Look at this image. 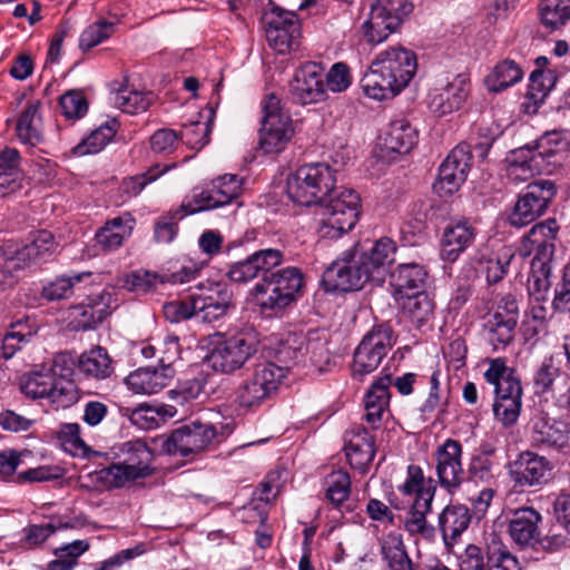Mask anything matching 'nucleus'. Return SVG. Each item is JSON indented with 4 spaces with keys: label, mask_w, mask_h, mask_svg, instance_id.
Wrapping results in <instances>:
<instances>
[{
    "label": "nucleus",
    "mask_w": 570,
    "mask_h": 570,
    "mask_svg": "<svg viewBox=\"0 0 570 570\" xmlns=\"http://www.w3.org/2000/svg\"><path fill=\"white\" fill-rule=\"evenodd\" d=\"M417 71L416 53L403 46L379 52L361 82L366 96L386 100L406 88Z\"/></svg>",
    "instance_id": "f257e3e1"
},
{
    "label": "nucleus",
    "mask_w": 570,
    "mask_h": 570,
    "mask_svg": "<svg viewBox=\"0 0 570 570\" xmlns=\"http://www.w3.org/2000/svg\"><path fill=\"white\" fill-rule=\"evenodd\" d=\"M323 208L318 227L321 239H335L350 232L357 223L361 198L358 194L344 186H333L328 180L324 184L321 198Z\"/></svg>",
    "instance_id": "f03ea898"
},
{
    "label": "nucleus",
    "mask_w": 570,
    "mask_h": 570,
    "mask_svg": "<svg viewBox=\"0 0 570 570\" xmlns=\"http://www.w3.org/2000/svg\"><path fill=\"white\" fill-rule=\"evenodd\" d=\"M304 274L295 266L276 269L254 286V296L263 313L282 316L303 294Z\"/></svg>",
    "instance_id": "7ed1b4c3"
},
{
    "label": "nucleus",
    "mask_w": 570,
    "mask_h": 570,
    "mask_svg": "<svg viewBox=\"0 0 570 570\" xmlns=\"http://www.w3.org/2000/svg\"><path fill=\"white\" fill-rule=\"evenodd\" d=\"M122 462L114 463L100 471L102 481L112 488H121L127 482L150 475L154 452L145 441L137 439L120 445Z\"/></svg>",
    "instance_id": "20e7f679"
},
{
    "label": "nucleus",
    "mask_w": 570,
    "mask_h": 570,
    "mask_svg": "<svg viewBox=\"0 0 570 570\" xmlns=\"http://www.w3.org/2000/svg\"><path fill=\"white\" fill-rule=\"evenodd\" d=\"M396 343V336L391 325L383 323L373 326L367 332L353 354L352 377L363 382L365 377L377 370L383 358Z\"/></svg>",
    "instance_id": "39448f33"
},
{
    "label": "nucleus",
    "mask_w": 570,
    "mask_h": 570,
    "mask_svg": "<svg viewBox=\"0 0 570 570\" xmlns=\"http://www.w3.org/2000/svg\"><path fill=\"white\" fill-rule=\"evenodd\" d=\"M410 0H375L362 24L366 42L379 45L399 30L413 11Z\"/></svg>",
    "instance_id": "423d86ee"
},
{
    "label": "nucleus",
    "mask_w": 570,
    "mask_h": 570,
    "mask_svg": "<svg viewBox=\"0 0 570 570\" xmlns=\"http://www.w3.org/2000/svg\"><path fill=\"white\" fill-rule=\"evenodd\" d=\"M257 351L256 334L253 331L238 332L217 341L207 356V362L214 371L232 374L243 368Z\"/></svg>",
    "instance_id": "0eeeda50"
},
{
    "label": "nucleus",
    "mask_w": 570,
    "mask_h": 570,
    "mask_svg": "<svg viewBox=\"0 0 570 570\" xmlns=\"http://www.w3.org/2000/svg\"><path fill=\"white\" fill-rule=\"evenodd\" d=\"M322 282L327 292L360 291L373 279L367 265L361 259L358 245L345 250L323 273Z\"/></svg>",
    "instance_id": "6e6552de"
},
{
    "label": "nucleus",
    "mask_w": 570,
    "mask_h": 570,
    "mask_svg": "<svg viewBox=\"0 0 570 570\" xmlns=\"http://www.w3.org/2000/svg\"><path fill=\"white\" fill-rule=\"evenodd\" d=\"M285 376V367L271 362L257 364L252 375L245 379L236 389L235 400L242 407L258 406L277 390Z\"/></svg>",
    "instance_id": "1a4fd4ad"
},
{
    "label": "nucleus",
    "mask_w": 570,
    "mask_h": 570,
    "mask_svg": "<svg viewBox=\"0 0 570 570\" xmlns=\"http://www.w3.org/2000/svg\"><path fill=\"white\" fill-rule=\"evenodd\" d=\"M215 441L222 440L213 424L194 421L175 429L164 440L161 449L169 455L188 456L207 450Z\"/></svg>",
    "instance_id": "9d476101"
},
{
    "label": "nucleus",
    "mask_w": 570,
    "mask_h": 570,
    "mask_svg": "<svg viewBox=\"0 0 570 570\" xmlns=\"http://www.w3.org/2000/svg\"><path fill=\"white\" fill-rule=\"evenodd\" d=\"M294 134L289 116L282 111L281 101L271 95L263 106L259 147L265 154L281 153Z\"/></svg>",
    "instance_id": "9b49d317"
},
{
    "label": "nucleus",
    "mask_w": 570,
    "mask_h": 570,
    "mask_svg": "<svg viewBox=\"0 0 570 570\" xmlns=\"http://www.w3.org/2000/svg\"><path fill=\"white\" fill-rule=\"evenodd\" d=\"M266 40L271 48L281 55L298 47L301 21L294 11L274 6L264 14Z\"/></svg>",
    "instance_id": "f8f14e48"
},
{
    "label": "nucleus",
    "mask_w": 570,
    "mask_h": 570,
    "mask_svg": "<svg viewBox=\"0 0 570 570\" xmlns=\"http://www.w3.org/2000/svg\"><path fill=\"white\" fill-rule=\"evenodd\" d=\"M470 79L466 75L459 73L445 81H439L428 95V107L438 116L450 115L464 105L470 95Z\"/></svg>",
    "instance_id": "ddd939ff"
},
{
    "label": "nucleus",
    "mask_w": 570,
    "mask_h": 570,
    "mask_svg": "<svg viewBox=\"0 0 570 570\" xmlns=\"http://www.w3.org/2000/svg\"><path fill=\"white\" fill-rule=\"evenodd\" d=\"M551 462L534 452L523 451L508 464V473L515 488H541L551 479Z\"/></svg>",
    "instance_id": "4468645a"
},
{
    "label": "nucleus",
    "mask_w": 570,
    "mask_h": 570,
    "mask_svg": "<svg viewBox=\"0 0 570 570\" xmlns=\"http://www.w3.org/2000/svg\"><path fill=\"white\" fill-rule=\"evenodd\" d=\"M191 293L196 318L202 323L222 318L232 305V293L223 283H199Z\"/></svg>",
    "instance_id": "2eb2a0df"
},
{
    "label": "nucleus",
    "mask_w": 570,
    "mask_h": 570,
    "mask_svg": "<svg viewBox=\"0 0 570 570\" xmlns=\"http://www.w3.org/2000/svg\"><path fill=\"white\" fill-rule=\"evenodd\" d=\"M556 195L553 180H535L528 186V191L517 202L509 217L512 226L523 227L535 220L548 208Z\"/></svg>",
    "instance_id": "dca6fc26"
},
{
    "label": "nucleus",
    "mask_w": 570,
    "mask_h": 570,
    "mask_svg": "<svg viewBox=\"0 0 570 570\" xmlns=\"http://www.w3.org/2000/svg\"><path fill=\"white\" fill-rule=\"evenodd\" d=\"M568 140L560 131L547 132L538 140V150L524 159L521 167L532 176L552 175L553 168L560 164V155L568 149Z\"/></svg>",
    "instance_id": "f3484780"
},
{
    "label": "nucleus",
    "mask_w": 570,
    "mask_h": 570,
    "mask_svg": "<svg viewBox=\"0 0 570 570\" xmlns=\"http://www.w3.org/2000/svg\"><path fill=\"white\" fill-rule=\"evenodd\" d=\"M324 69L320 63L307 62L299 67L289 83V94L296 104H316L326 98Z\"/></svg>",
    "instance_id": "a211bd4d"
},
{
    "label": "nucleus",
    "mask_w": 570,
    "mask_h": 570,
    "mask_svg": "<svg viewBox=\"0 0 570 570\" xmlns=\"http://www.w3.org/2000/svg\"><path fill=\"white\" fill-rule=\"evenodd\" d=\"M435 470L439 482L449 493L455 492L464 480L462 468V445L459 441L448 439L435 453Z\"/></svg>",
    "instance_id": "6ab92c4d"
},
{
    "label": "nucleus",
    "mask_w": 570,
    "mask_h": 570,
    "mask_svg": "<svg viewBox=\"0 0 570 570\" xmlns=\"http://www.w3.org/2000/svg\"><path fill=\"white\" fill-rule=\"evenodd\" d=\"M220 184L212 189L195 193L193 200H184L186 215L214 209L229 204L238 197L244 180H219Z\"/></svg>",
    "instance_id": "aec40b11"
},
{
    "label": "nucleus",
    "mask_w": 570,
    "mask_h": 570,
    "mask_svg": "<svg viewBox=\"0 0 570 570\" xmlns=\"http://www.w3.org/2000/svg\"><path fill=\"white\" fill-rule=\"evenodd\" d=\"M542 517L535 509H515L509 517L508 532L511 541L520 549L535 548L539 541V523Z\"/></svg>",
    "instance_id": "412c9836"
},
{
    "label": "nucleus",
    "mask_w": 570,
    "mask_h": 570,
    "mask_svg": "<svg viewBox=\"0 0 570 570\" xmlns=\"http://www.w3.org/2000/svg\"><path fill=\"white\" fill-rule=\"evenodd\" d=\"M416 142L415 129L405 119L390 124L387 131L377 144L379 156L383 159H395L397 155L407 154Z\"/></svg>",
    "instance_id": "4be33fe9"
},
{
    "label": "nucleus",
    "mask_w": 570,
    "mask_h": 570,
    "mask_svg": "<svg viewBox=\"0 0 570 570\" xmlns=\"http://www.w3.org/2000/svg\"><path fill=\"white\" fill-rule=\"evenodd\" d=\"M488 383L494 385L495 400L512 399L522 400V386L512 367H508L502 357L490 361L484 372Z\"/></svg>",
    "instance_id": "5701e85b"
},
{
    "label": "nucleus",
    "mask_w": 570,
    "mask_h": 570,
    "mask_svg": "<svg viewBox=\"0 0 570 570\" xmlns=\"http://www.w3.org/2000/svg\"><path fill=\"white\" fill-rule=\"evenodd\" d=\"M569 434L566 422L540 416L532 424L531 442L540 449L562 450L569 444Z\"/></svg>",
    "instance_id": "b1692460"
},
{
    "label": "nucleus",
    "mask_w": 570,
    "mask_h": 570,
    "mask_svg": "<svg viewBox=\"0 0 570 570\" xmlns=\"http://www.w3.org/2000/svg\"><path fill=\"white\" fill-rule=\"evenodd\" d=\"M174 370L170 365L140 367L126 377L129 390L137 394H156L170 384Z\"/></svg>",
    "instance_id": "393cba45"
},
{
    "label": "nucleus",
    "mask_w": 570,
    "mask_h": 570,
    "mask_svg": "<svg viewBox=\"0 0 570 570\" xmlns=\"http://www.w3.org/2000/svg\"><path fill=\"white\" fill-rule=\"evenodd\" d=\"M395 252V243L389 237L377 239L368 250L360 248L361 259L367 265L373 283L384 282L387 266L394 262Z\"/></svg>",
    "instance_id": "a878e982"
},
{
    "label": "nucleus",
    "mask_w": 570,
    "mask_h": 570,
    "mask_svg": "<svg viewBox=\"0 0 570 570\" xmlns=\"http://www.w3.org/2000/svg\"><path fill=\"white\" fill-rule=\"evenodd\" d=\"M135 223V218L129 213L107 220L95 235L97 245L106 253L118 249L124 240L130 237Z\"/></svg>",
    "instance_id": "bb28decb"
},
{
    "label": "nucleus",
    "mask_w": 570,
    "mask_h": 570,
    "mask_svg": "<svg viewBox=\"0 0 570 570\" xmlns=\"http://www.w3.org/2000/svg\"><path fill=\"white\" fill-rule=\"evenodd\" d=\"M475 228L468 220L446 226L442 237L441 255L443 259L454 262L474 240Z\"/></svg>",
    "instance_id": "cd10ccee"
},
{
    "label": "nucleus",
    "mask_w": 570,
    "mask_h": 570,
    "mask_svg": "<svg viewBox=\"0 0 570 570\" xmlns=\"http://www.w3.org/2000/svg\"><path fill=\"white\" fill-rule=\"evenodd\" d=\"M548 58L540 56L535 59L539 69L533 70L530 75L528 91L522 104L525 114H535L539 106L544 101L551 87L553 86V76L551 72H544L541 68L547 66Z\"/></svg>",
    "instance_id": "c85d7f7f"
},
{
    "label": "nucleus",
    "mask_w": 570,
    "mask_h": 570,
    "mask_svg": "<svg viewBox=\"0 0 570 570\" xmlns=\"http://www.w3.org/2000/svg\"><path fill=\"white\" fill-rule=\"evenodd\" d=\"M472 514L469 508L461 503L446 505L439 515V528L445 544L455 542L469 528Z\"/></svg>",
    "instance_id": "c756f323"
},
{
    "label": "nucleus",
    "mask_w": 570,
    "mask_h": 570,
    "mask_svg": "<svg viewBox=\"0 0 570 570\" xmlns=\"http://www.w3.org/2000/svg\"><path fill=\"white\" fill-rule=\"evenodd\" d=\"M40 109L39 100L29 101L17 120V137L24 145L36 147L45 140Z\"/></svg>",
    "instance_id": "7c9ffc66"
},
{
    "label": "nucleus",
    "mask_w": 570,
    "mask_h": 570,
    "mask_svg": "<svg viewBox=\"0 0 570 570\" xmlns=\"http://www.w3.org/2000/svg\"><path fill=\"white\" fill-rule=\"evenodd\" d=\"M77 368L85 377L96 381L106 380L114 373L112 360L107 350L101 346H95L81 353Z\"/></svg>",
    "instance_id": "2f4dec72"
},
{
    "label": "nucleus",
    "mask_w": 570,
    "mask_h": 570,
    "mask_svg": "<svg viewBox=\"0 0 570 570\" xmlns=\"http://www.w3.org/2000/svg\"><path fill=\"white\" fill-rule=\"evenodd\" d=\"M433 491L423 490L419 499H414L412 508L404 520L405 530L414 535L420 534L422 538H432L434 528L426 522V514L432 509Z\"/></svg>",
    "instance_id": "473e14b6"
},
{
    "label": "nucleus",
    "mask_w": 570,
    "mask_h": 570,
    "mask_svg": "<svg viewBox=\"0 0 570 570\" xmlns=\"http://www.w3.org/2000/svg\"><path fill=\"white\" fill-rule=\"evenodd\" d=\"M58 243L51 232L42 229L35 234L32 240L18 248L23 266L47 262L55 255Z\"/></svg>",
    "instance_id": "72a5a7b5"
},
{
    "label": "nucleus",
    "mask_w": 570,
    "mask_h": 570,
    "mask_svg": "<svg viewBox=\"0 0 570 570\" xmlns=\"http://www.w3.org/2000/svg\"><path fill=\"white\" fill-rule=\"evenodd\" d=\"M428 273L423 266L416 263L400 264L392 273V285L400 297L421 292L424 288Z\"/></svg>",
    "instance_id": "f704fd0d"
},
{
    "label": "nucleus",
    "mask_w": 570,
    "mask_h": 570,
    "mask_svg": "<svg viewBox=\"0 0 570 570\" xmlns=\"http://www.w3.org/2000/svg\"><path fill=\"white\" fill-rule=\"evenodd\" d=\"M472 151L466 144H459L439 166L438 178H465L472 168Z\"/></svg>",
    "instance_id": "c9c22d12"
},
{
    "label": "nucleus",
    "mask_w": 570,
    "mask_h": 570,
    "mask_svg": "<svg viewBox=\"0 0 570 570\" xmlns=\"http://www.w3.org/2000/svg\"><path fill=\"white\" fill-rule=\"evenodd\" d=\"M381 553L387 570H417L407 554L401 535L389 534L381 543Z\"/></svg>",
    "instance_id": "e433bc0d"
},
{
    "label": "nucleus",
    "mask_w": 570,
    "mask_h": 570,
    "mask_svg": "<svg viewBox=\"0 0 570 570\" xmlns=\"http://www.w3.org/2000/svg\"><path fill=\"white\" fill-rule=\"evenodd\" d=\"M518 324L502 320L500 314H490L484 323V331L488 335V342L494 352L505 350L515 335Z\"/></svg>",
    "instance_id": "4c0bfd02"
},
{
    "label": "nucleus",
    "mask_w": 570,
    "mask_h": 570,
    "mask_svg": "<svg viewBox=\"0 0 570 570\" xmlns=\"http://www.w3.org/2000/svg\"><path fill=\"white\" fill-rule=\"evenodd\" d=\"M400 299L403 313L416 326H422L432 317L434 304L424 291L404 295Z\"/></svg>",
    "instance_id": "58836bf2"
},
{
    "label": "nucleus",
    "mask_w": 570,
    "mask_h": 570,
    "mask_svg": "<svg viewBox=\"0 0 570 570\" xmlns=\"http://www.w3.org/2000/svg\"><path fill=\"white\" fill-rule=\"evenodd\" d=\"M322 180H286V194L288 198L302 206L321 205L324 194Z\"/></svg>",
    "instance_id": "ea45409f"
},
{
    "label": "nucleus",
    "mask_w": 570,
    "mask_h": 570,
    "mask_svg": "<svg viewBox=\"0 0 570 570\" xmlns=\"http://www.w3.org/2000/svg\"><path fill=\"white\" fill-rule=\"evenodd\" d=\"M523 71L513 60L505 59L498 63L488 76L487 83L491 91L500 92L522 79Z\"/></svg>",
    "instance_id": "a19ab883"
},
{
    "label": "nucleus",
    "mask_w": 570,
    "mask_h": 570,
    "mask_svg": "<svg viewBox=\"0 0 570 570\" xmlns=\"http://www.w3.org/2000/svg\"><path fill=\"white\" fill-rule=\"evenodd\" d=\"M185 206L170 209L154 223V240L157 244H170L178 235V223L186 217Z\"/></svg>",
    "instance_id": "79ce46f5"
},
{
    "label": "nucleus",
    "mask_w": 570,
    "mask_h": 570,
    "mask_svg": "<svg viewBox=\"0 0 570 570\" xmlns=\"http://www.w3.org/2000/svg\"><path fill=\"white\" fill-rule=\"evenodd\" d=\"M154 96L151 92H142L128 87L120 88L112 94L114 105L127 114H139L148 109Z\"/></svg>",
    "instance_id": "37998d69"
},
{
    "label": "nucleus",
    "mask_w": 570,
    "mask_h": 570,
    "mask_svg": "<svg viewBox=\"0 0 570 570\" xmlns=\"http://www.w3.org/2000/svg\"><path fill=\"white\" fill-rule=\"evenodd\" d=\"M118 121L111 119L95 129L81 144L73 149L76 155L99 153L115 136L118 129Z\"/></svg>",
    "instance_id": "c03bdc74"
},
{
    "label": "nucleus",
    "mask_w": 570,
    "mask_h": 570,
    "mask_svg": "<svg viewBox=\"0 0 570 570\" xmlns=\"http://www.w3.org/2000/svg\"><path fill=\"white\" fill-rule=\"evenodd\" d=\"M540 20L551 29H558L570 20V0H541Z\"/></svg>",
    "instance_id": "a18cd8bd"
},
{
    "label": "nucleus",
    "mask_w": 570,
    "mask_h": 570,
    "mask_svg": "<svg viewBox=\"0 0 570 570\" xmlns=\"http://www.w3.org/2000/svg\"><path fill=\"white\" fill-rule=\"evenodd\" d=\"M53 374L51 372H32L20 380V391L29 399L48 397L53 387Z\"/></svg>",
    "instance_id": "49530a36"
},
{
    "label": "nucleus",
    "mask_w": 570,
    "mask_h": 570,
    "mask_svg": "<svg viewBox=\"0 0 570 570\" xmlns=\"http://www.w3.org/2000/svg\"><path fill=\"white\" fill-rule=\"evenodd\" d=\"M514 252L511 247L503 246L492 256L481 262L489 284H497L507 275Z\"/></svg>",
    "instance_id": "de8ad7c7"
},
{
    "label": "nucleus",
    "mask_w": 570,
    "mask_h": 570,
    "mask_svg": "<svg viewBox=\"0 0 570 570\" xmlns=\"http://www.w3.org/2000/svg\"><path fill=\"white\" fill-rule=\"evenodd\" d=\"M89 549L86 540H76L55 550L57 559L50 561L46 570H72L78 558Z\"/></svg>",
    "instance_id": "09e8293b"
},
{
    "label": "nucleus",
    "mask_w": 570,
    "mask_h": 570,
    "mask_svg": "<svg viewBox=\"0 0 570 570\" xmlns=\"http://www.w3.org/2000/svg\"><path fill=\"white\" fill-rule=\"evenodd\" d=\"M89 275L90 273H78L72 276L56 277L43 285L41 296L50 302L67 299L73 294V286Z\"/></svg>",
    "instance_id": "8fccbe9b"
},
{
    "label": "nucleus",
    "mask_w": 570,
    "mask_h": 570,
    "mask_svg": "<svg viewBox=\"0 0 570 570\" xmlns=\"http://www.w3.org/2000/svg\"><path fill=\"white\" fill-rule=\"evenodd\" d=\"M24 268L18 248L0 246V287L14 284L17 274Z\"/></svg>",
    "instance_id": "3c124183"
},
{
    "label": "nucleus",
    "mask_w": 570,
    "mask_h": 570,
    "mask_svg": "<svg viewBox=\"0 0 570 570\" xmlns=\"http://www.w3.org/2000/svg\"><path fill=\"white\" fill-rule=\"evenodd\" d=\"M75 312V327L82 331L95 328L109 315L105 304L100 306L99 304L88 303L87 305L76 307Z\"/></svg>",
    "instance_id": "603ef678"
},
{
    "label": "nucleus",
    "mask_w": 570,
    "mask_h": 570,
    "mask_svg": "<svg viewBox=\"0 0 570 570\" xmlns=\"http://www.w3.org/2000/svg\"><path fill=\"white\" fill-rule=\"evenodd\" d=\"M326 485V498L336 507L350 497L351 478L346 471L338 470L328 474Z\"/></svg>",
    "instance_id": "864d4df0"
},
{
    "label": "nucleus",
    "mask_w": 570,
    "mask_h": 570,
    "mask_svg": "<svg viewBox=\"0 0 570 570\" xmlns=\"http://www.w3.org/2000/svg\"><path fill=\"white\" fill-rule=\"evenodd\" d=\"M250 258L257 276H261V279H263L265 276L275 273V267L279 266L284 261V254L276 248H266L256 250L250 255Z\"/></svg>",
    "instance_id": "5fc2aeb1"
},
{
    "label": "nucleus",
    "mask_w": 570,
    "mask_h": 570,
    "mask_svg": "<svg viewBox=\"0 0 570 570\" xmlns=\"http://www.w3.org/2000/svg\"><path fill=\"white\" fill-rule=\"evenodd\" d=\"M125 415L141 430H154L164 422L160 411L147 404H141L134 410L126 409Z\"/></svg>",
    "instance_id": "6e6d98bb"
},
{
    "label": "nucleus",
    "mask_w": 570,
    "mask_h": 570,
    "mask_svg": "<svg viewBox=\"0 0 570 570\" xmlns=\"http://www.w3.org/2000/svg\"><path fill=\"white\" fill-rule=\"evenodd\" d=\"M114 31V23L106 20L97 21L87 27L79 39V47L83 51L98 46L111 36Z\"/></svg>",
    "instance_id": "4d7b16f0"
},
{
    "label": "nucleus",
    "mask_w": 570,
    "mask_h": 570,
    "mask_svg": "<svg viewBox=\"0 0 570 570\" xmlns=\"http://www.w3.org/2000/svg\"><path fill=\"white\" fill-rule=\"evenodd\" d=\"M306 355L309 356V361L322 368L323 364L328 363L330 352L327 348V337L321 335L318 332H309L304 345Z\"/></svg>",
    "instance_id": "13d9d810"
},
{
    "label": "nucleus",
    "mask_w": 570,
    "mask_h": 570,
    "mask_svg": "<svg viewBox=\"0 0 570 570\" xmlns=\"http://www.w3.org/2000/svg\"><path fill=\"white\" fill-rule=\"evenodd\" d=\"M558 230L559 225L557 220L554 218H548L532 226L525 236V240L529 243L530 247L554 243Z\"/></svg>",
    "instance_id": "bf43d9fd"
},
{
    "label": "nucleus",
    "mask_w": 570,
    "mask_h": 570,
    "mask_svg": "<svg viewBox=\"0 0 570 570\" xmlns=\"http://www.w3.org/2000/svg\"><path fill=\"white\" fill-rule=\"evenodd\" d=\"M399 489L406 495L414 494L415 499H419V495L423 490H432L433 495L435 494L436 490L432 479H424L423 471L419 465H409L407 479Z\"/></svg>",
    "instance_id": "052dcab7"
},
{
    "label": "nucleus",
    "mask_w": 570,
    "mask_h": 570,
    "mask_svg": "<svg viewBox=\"0 0 570 570\" xmlns=\"http://www.w3.org/2000/svg\"><path fill=\"white\" fill-rule=\"evenodd\" d=\"M48 399L57 406L68 407L75 404L78 399L77 386L72 381L56 379L53 376V387L49 392Z\"/></svg>",
    "instance_id": "680f3d73"
},
{
    "label": "nucleus",
    "mask_w": 570,
    "mask_h": 570,
    "mask_svg": "<svg viewBox=\"0 0 570 570\" xmlns=\"http://www.w3.org/2000/svg\"><path fill=\"white\" fill-rule=\"evenodd\" d=\"M559 373L560 370L554 364L553 358L551 356L546 357L533 374V385L535 387V392H548L552 387L554 380L559 376Z\"/></svg>",
    "instance_id": "e2e57ef3"
},
{
    "label": "nucleus",
    "mask_w": 570,
    "mask_h": 570,
    "mask_svg": "<svg viewBox=\"0 0 570 570\" xmlns=\"http://www.w3.org/2000/svg\"><path fill=\"white\" fill-rule=\"evenodd\" d=\"M163 313L170 323H180L193 317L196 318L193 293L189 294L188 299L165 303Z\"/></svg>",
    "instance_id": "0e129e2a"
},
{
    "label": "nucleus",
    "mask_w": 570,
    "mask_h": 570,
    "mask_svg": "<svg viewBox=\"0 0 570 570\" xmlns=\"http://www.w3.org/2000/svg\"><path fill=\"white\" fill-rule=\"evenodd\" d=\"M160 283V275L147 271H136L125 278V288L138 294H146L155 289L156 284Z\"/></svg>",
    "instance_id": "69168bd1"
},
{
    "label": "nucleus",
    "mask_w": 570,
    "mask_h": 570,
    "mask_svg": "<svg viewBox=\"0 0 570 570\" xmlns=\"http://www.w3.org/2000/svg\"><path fill=\"white\" fill-rule=\"evenodd\" d=\"M391 373L386 372V368H383V375L374 381L366 392L364 405H370V402L381 406L390 405L389 387L391 385Z\"/></svg>",
    "instance_id": "338daca9"
},
{
    "label": "nucleus",
    "mask_w": 570,
    "mask_h": 570,
    "mask_svg": "<svg viewBox=\"0 0 570 570\" xmlns=\"http://www.w3.org/2000/svg\"><path fill=\"white\" fill-rule=\"evenodd\" d=\"M495 465L494 459L472 455L468 473L475 482L490 483L495 478Z\"/></svg>",
    "instance_id": "774afa93"
}]
</instances>
